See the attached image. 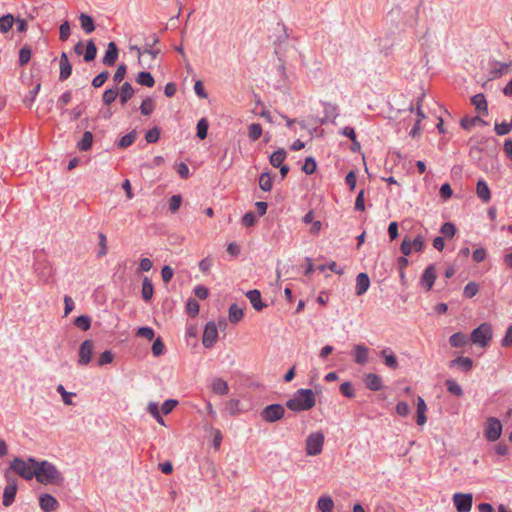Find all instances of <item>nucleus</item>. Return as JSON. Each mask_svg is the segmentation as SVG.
<instances>
[{
    "instance_id": "nucleus-11",
    "label": "nucleus",
    "mask_w": 512,
    "mask_h": 512,
    "mask_svg": "<svg viewBox=\"0 0 512 512\" xmlns=\"http://www.w3.org/2000/svg\"><path fill=\"white\" fill-rule=\"evenodd\" d=\"M218 338V330L216 324L210 321L206 324L202 336V344L205 348H211L214 346Z\"/></svg>"
},
{
    "instance_id": "nucleus-56",
    "label": "nucleus",
    "mask_w": 512,
    "mask_h": 512,
    "mask_svg": "<svg viewBox=\"0 0 512 512\" xmlns=\"http://www.w3.org/2000/svg\"><path fill=\"white\" fill-rule=\"evenodd\" d=\"M71 34V28L68 21H64L59 27V38L62 41H66Z\"/></svg>"
},
{
    "instance_id": "nucleus-4",
    "label": "nucleus",
    "mask_w": 512,
    "mask_h": 512,
    "mask_svg": "<svg viewBox=\"0 0 512 512\" xmlns=\"http://www.w3.org/2000/svg\"><path fill=\"white\" fill-rule=\"evenodd\" d=\"M492 338V327L489 323H482L475 328L470 336L473 344L486 347Z\"/></svg>"
},
{
    "instance_id": "nucleus-19",
    "label": "nucleus",
    "mask_w": 512,
    "mask_h": 512,
    "mask_svg": "<svg viewBox=\"0 0 512 512\" xmlns=\"http://www.w3.org/2000/svg\"><path fill=\"white\" fill-rule=\"evenodd\" d=\"M370 287V279L368 274L362 272L356 277V295L361 296L367 292Z\"/></svg>"
},
{
    "instance_id": "nucleus-7",
    "label": "nucleus",
    "mask_w": 512,
    "mask_h": 512,
    "mask_svg": "<svg viewBox=\"0 0 512 512\" xmlns=\"http://www.w3.org/2000/svg\"><path fill=\"white\" fill-rule=\"evenodd\" d=\"M5 479L7 481V485L3 491V500L2 503L5 507H9L15 500L17 493V481L15 478L11 477L9 470H6L4 473Z\"/></svg>"
},
{
    "instance_id": "nucleus-25",
    "label": "nucleus",
    "mask_w": 512,
    "mask_h": 512,
    "mask_svg": "<svg viewBox=\"0 0 512 512\" xmlns=\"http://www.w3.org/2000/svg\"><path fill=\"white\" fill-rule=\"evenodd\" d=\"M334 501L329 495H322L318 498L317 509L321 512H333Z\"/></svg>"
},
{
    "instance_id": "nucleus-1",
    "label": "nucleus",
    "mask_w": 512,
    "mask_h": 512,
    "mask_svg": "<svg viewBox=\"0 0 512 512\" xmlns=\"http://www.w3.org/2000/svg\"><path fill=\"white\" fill-rule=\"evenodd\" d=\"M28 461L36 465L35 477L38 482L42 484H61L64 478L61 472L58 471L56 466L46 460L38 462L34 458H29Z\"/></svg>"
},
{
    "instance_id": "nucleus-46",
    "label": "nucleus",
    "mask_w": 512,
    "mask_h": 512,
    "mask_svg": "<svg viewBox=\"0 0 512 512\" xmlns=\"http://www.w3.org/2000/svg\"><path fill=\"white\" fill-rule=\"evenodd\" d=\"M209 124L206 118H201L197 123V137L201 140L207 137Z\"/></svg>"
},
{
    "instance_id": "nucleus-44",
    "label": "nucleus",
    "mask_w": 512,
    "mask_h": 512,
    "mask_svg": "<svg viewBox=\"0 0 512 512\" xmlns=\"http://www.w3.org/2000/svg\"><path fill=\"white\" fill-rule=\"evenodd\" d=\"M74 325L83 331H87L91 327V318L87 315H81L75 318Z\"/></svg>"
},
{
    "instance_id": "nucleus-36",
    "label": "nucleus",
    "mask_w": 512,
    "mask_h": 512,
    "mask_svg": "<svg viewBox=\"0 0 512 512\" xmlns=\"http://www.w3.org/2000/svg\"><path fill=\"white\" fill-rule=\"evenodd\" d=\"M136 82L142 86L151 88L155 84V79L150 72L142 71L137 75Z\"/></svg>"
},
{
    "instance_id": "nucleus-30",
    "label": "nucleus",
    "mask_w": 512,
    "mask_h": 512,
    "mask_svg": "<svg viewBox=\"0 0 512 512\" xmlns=\"http://www.w3.org/2000/svg\"><path fill=\"white\" fill-rule=\"evenodd\" d=\"M81 28L85 33L90 34L95 30V24L92 17L88 14L81 13L79 15Z\"/></svg>"
},
{
    "instance_id": "nucleus-59",
    "label": "nucleus",
    "mask_w": 512,
    "mask_h": 512,
    "mask_svg": "<svg viewBox=\"0 0 512 512\" xmlns=\"http://www.w3.org/2000/svg\"><path fill=\"white\" fill-rule=\"evenodd\" d=\"M440 232L445 235L446 237H453L456 233V227L451 222H445L441 228Z\"/></svg>"
},
{
    "instance_id": "nucleus-47",
    "label": "nucleus",
    "mask_w": 512,
    "mask_h": 512,
    "mask_svg": "<svg viewBox=\"0 0 512 512\" xmlns=\"http://www.w3.org/2000/svg\"><path fill=\"white\" fill-rule=\"evenodd\" d=\"M479 291V286L476 282L471 281L464 287L463 295L466 298L474 297Z\"/></svg>"
},
{
    "instance_id": "nucleus-39",
    "label": "nucleus",
    "mask_w": 512,
    "mask_h": 512,
    "mask_svg": "<svg viewBox=\"0 0 512 512\" xmlns=\"http://www.w3.org/2000/svg\"><path fill=\"white\" fill-rule=\"evenodd\" d=\"M445 386L448 392L456 397H461L464 394L462 387L453 379L446 380Z\"/></svg>"
},
{
    "instance_id": "nucleus-32",
    "label": "nucleus",
    "mask_w": 512,
    "mask_h": 512,
    "mask_svg": "<svg viewBox=\"0 0 512 512\" xmlns=\"http://www.w3.org/2000/svg\"><path fill=\"white\" fill-rule=\"evenodd\" d=\"M212 391L218 395H226L229 392V386L222 378H215L212 382Z\"/></svg>"
},
{
    "instance_id": "nucleus-3",
    "label": "nucleus",
    "mask_w": 512,
    "mask_h": 512,
    "mask_svg": "<svg viewBox=\"0 0 512 512\" xmlns=\"http://www.w3.org/2000/svg\"><path fill=\"white\" fill-rule=\"evenodd\" d=\"M9 471H13L25 480H31L35 477L36 465L31 464L29 461H24L22 458L15 457L10 461Z\"/></svg>"
},
{
    "instance_id": "nucleus-10",
    "label": "nucleus",
    "mask_w": 512,
    "mask_h": 512,
    "mask_svg": "<svg viewBox=\"0 0 512 512\" xmlns=\"http://www.w3.org/2000/svg\"><path fill=\"white\" fill-rule=\"evenodd\" d=\"M453 502L458 512H470L473 496L471 493H455L453 495Z\"/></svg>"
},
{
    "instance_id": "nucleus-14",
    "label": "nucleus",
    "mask_w": 512,
    "mask_h": 512,
    "mask_svg": "<svg viewBox=\"0 0 512 512\" xmlns=\"http://www.w3.org/2000/svg\"><path fill=\"white\" fill-rule=\"evenodd\" d=\"M59 80L64 81L67 80L72 74V64L69 61L68 55L66 52H62L59 60Z\"/></svg>"
},
{
    "instance_id": "nucleus-31",
    "label": "nucleus",
    "mask_w": 512,
    "mask_h": 512,
    "mask_svg": "<svg viewBox=\"0 0 512 512\" xmlns=\"http://www.w3.org/2000/svg\"><path fill=\"white\" fill-rule=\"evenodd\" d=\"M287 156L286 151L283 148H279L275 152H273L270 156V164L278 168L279 166L283 165V162L285 161Z\"/></svg>"
},
{
    "instance_id": "nucleus-53",
    "label": "nucleus",
    "mask_w": 512,
    "mask_h": 512,
    "mask_svg": "<svg viewBox=\"0 0 512 512\" xmlns=\"http://www.w3.org/2000/svg\"><path fill=\"white\" fill-rule=\"evenodd\" d=\"M187 312L192 317H195L199 313L200 305L194 298H190L186 304Z\"/></svg>"
},
{
    "instance_id": "nucleus-9",
    "label": "nucleus",
    "mask_w": 512,
    "mask_h": 512,
    "mask_svg": "<svg viewBox=\"0 0 512 512\" xmlns=\"http://www.w3.org/2000/svg\"><path fill=\"white\" fill-rule=\"evenodd\" d=\"M157 43H159V38L155 34H153L151 36V41H146V43H145L143 48H139L137 46L131 47V49L137 51V53H138V62H139L140 65H142L141 56L143 54H149V55L152 56L153 59H155L160 54V50L159 49H153V46L155 44H157Z\"/></svg>"
},
{
    "instance_id": "nucleus-6",
    "label": "nucleus",
    "mask_w": 512,
    "mask_h": 512,
    "mask_svg": "<svg viewBox=\"0 0 512 512\" xmlns=\"http://www.w3.org/2000/svg\"><path fill=\"white\" fill-rule=\"evenodd\" d=\"M285 408L281 404H270L267 405L260 413L263 421L268 423H274L284 417Z\"/></svg>"
},
{
    "instance_id": "nucleus-33",
    "label": "nucleus",
    "mask_w": 512,
    "mask_h": 512,
    "mask_svg": "<svg viewBox=\"0 0 512 512\" xmlns=\"http://www.w3.org/2000/svg\"><path fill=\"white\" fill-rule=\"evenodd\" d=\"M471 102L478 111L488 114V104H487L484 94L479 93V94L474 95L471 98Z\"/></svg>"
},
{
    "instance_id": "nucleus-37",
    "label": "nucleus",
    "mask_w": 512,
    "mask_h": 512,
    "mask_svg": "<svg viewBox=\"0 0 512 512\" xmlns=\"http://www.w3.org/2000/svg\"><path fill=\"white\" fill-rule=\"evenodd\" d=\"M97 55V47L92 39L87 41L85 51L83 53V58L85 62H91L96 58Z\"/></svg>"
},
{
    "instance_id": "nucleus-24",
    "label": "nucleus",
    "mask_w": 512,
    "mask_h": 512,
    "mask_svg": "<svg viewBox=\"0 0 512 512\" xmlns=\"http://www.w3.org/2000/svg\"><path fill=\"white\" fill-rule=\"evenodd\" d=\"M476 194L485 203H487L491 199L490 189L487 183L482 179H480L477 182Z\"/></svg>"
},
{
    "instance_id": "nucleus-64",
    "label": "nucleus",
    "mask_w": 512,
    "mask_h": 512,
    "mask_svg": "<svg viewBox=\"0 0 512 512\" xmlns=\"http://www.w3.org/2000/svg\"><path fill=\"white\" fill-rule=\"evenodd\" d=\"M177 404V400L168 399L164 401V403L162 404L161 411L163 412V414L167 415L177 406Z\"/></svg>"
},
{
    "instance_id": "nucleus-55",
    "label": "nucleus",
    "mask_w": 512,
    "mask_h": 512,
    "mask_svg": "<svg viewBox=\"0 0 512 512\" xmlns=\"http://www.w3.org/2000/svg\"><path fill=\"white\" fill-rule=\"evenodd\" d=\"M160 138V130L158 127H154L148 130L145 134V140L148 143H156Z\"/></svg>"
},
{
    "instance_id": "nucleus-22",
    "label": "nucleus",
    "mask_w": 512,
    "mask_h": 512,
    "mask_svg": "<svg viewBox=\"0 0 512 512\" xmlns=\"http://www.w3.org/2000/svg\"><path fill=\"white\" fill-rule=\"evenodd\" d=\"M135 91L132 85L129 82H124L120 89H118V95L120 98V103L122 105L126 104L134 95Z\"/></svg>"
},
{
    "instance_id": "nucleus-54",
    "label": "nucleus",
    "mask_w": 512,
    "mask_h": 512,
    "mask_svg": "<svg viewBox=\"0 0 512 512\" xmlns=\"http://www.w3.org/2000/svg\"><path fill=\"white\" fill-rule=\"evenodd\" d=\"M126 73H127V67L125 64H120L114 75H113V81L115 82V84H119L120 82H122V80L125 78L126 76Z\"/></svg>"
},
{
    "instance_id": "nucleus-17",
    "label": "nucleus",
    "mask_w": 512,
    "mask_h": 512,
    "mask_svg": "<svg viewBox=\"0 0 512 512\" xmlns=\"http://www.w3.org/2000/svg\"><path fill=\"white\" fill-rule=\"evenodd\" d=\"M355 363L364 365L368 361V348L364 344H357L351 350Z\"/></svg>"
},
{
    "instance_id": "nucleus-61",
    "label": "nucleus",
    "mask_w": 512,
    "mask_h": 512,
    "mask_svg": "<svg viewBox=\"0 0 512 512\" xmlns=\"http://www.w3.org/2000/svg\"><path fill=\"white\" fill-rule=\"evenodd\" d=\"M412 250H413V248H412L411 239L408 236L404 237V239L401 243V246H400L401 253L404 256H409L412 253Z\"/></svg>"
},
{
    "instance_id": "nucleus-23",
    "label": "nucleus",
    "mask_w": 512,
    "mask_h": 512,
    "mask_svg": "<svg viewBox=\"0 0 512 512\" xmlns=\"http://www.w3.org/2000/svg\"><path fill=\"white\" fill-rule=\"evenodd\" d=\"M364 382L366 387L372 391H379L383 387L382 379L380 378V376L374 373L367 374Z\"/></svg>"
},
{
    "instance_id": "nucleus-15",
    "label": "nucleus",
    "mask_w": 512,
    "mask_h": 512,
    "mask_svg": "<svg viewBox=\"0 0 512 512\" xmlns=\"http://www.w3.org/2000/svg\"><path fill=\"white\" fill-rule=\"evenodd\" d=\"M490 142L495 143V140L485 136L470 138L469 143H474L471 146L470 154H473L474 152L481 153L485 148L488 147Z\"/></svg>"
},
{
    "instance_id": "nucleus-43",
    "label": "nucleus",
    "mask_w": 512,
    "mask_h": 512,
    "mask_svg": "<svg viewBox=\"0 0 512 512\" xmlns=\"http://www.w3.org/2000/svg\"><path fill=\"white\" fill-rule=\"evenodd\" d=\"M117 96H118V88L117 87L106 89L104 91L103 97H102L103 103L105 105H110L116 100Z\"/></svg>"
},
{
    "instance_id": "nucleus-8",
    "label": "nucleus",
    "mask_w": 512,
    "mask_h": 512,
    "mask_svg": "<svg viewBox=\"0 0 512 512\" xmlns=\"http://www.w3.org/2000/svg\"><path fill=\"white\" fill-rule=\"evenodd\" d=\"M502 434V424L496 417H489L485 426L484 435L490 442L497 441Z\"/></svg>"
},
{
    "instance_id": "nucleus-52",
    "label": "nucleus",
    "mask_w": 512,
    "mask_h": 512,
    "mask_svg": "<svg viewBox=\"0 0 512 512\" xmlns=\"http://www.w3.org/2000/svg\"><path fill=\"white\" fill-rule=\"evenodd\" d=\"M317 164L313 157H307L305 163L302 167V170L307 174L311 175L316 171Z\"/></svg>"
},
{
    "instance_id": "nucleus-57",
    "label": "nucleus",
    "mask_w": 512,
    "mask_h": 512,
    "mask_svg": "<svg viewBox=\"0 0 512 512\" xmlns=\"http://www.w3.org/2000/svg\"><path fill=\"white\" fill-rule=\"evenodd\" d=\"M340 134L351 139L352 142H354V145H357V147L360 148V143L356 140V133L354 128L346 126L341 129Z\"/></svg>"
},
{
    "instance_id": "nucleus-48",
    "label": "nucleus",
    "mask_w": 512,
    "mask_h": 512,
    "mask_svg": "<svg viewBox=\"0 0 512 512\" xmlns=\"http://www.w3.org/2000/svg\"><path fill=\"white\" fill-rule=\"evenodd\" d=\"M110 73L107 70L102 71L97 76H95L92 80V86L94 88H100L109 78Z\"/></svg>"
},
{
    "instance_id": "nucleus-27",
    "label": "nucleus",
    "mask_w": 512,
    "mask_h": 512,
    "mask_svg": "<svg viewBox=\"0 0 512 512\" xmlns=\"http://www.w3.org/2000/svg\"><path fill=\"white\" fill-rule=\"evenodd\" d=\"M468 342V337L462 332H456L449 338L450 345L455 348L464 347Z\"/></svg>"
},
{
    "instance_id": "nucleus-50",
    "label": "nucleus",
    "mask_w": 512,
    "mask_h": 512,
    "mask_svg": "<svg viewBox=\"0 0 512 512\" xmlns=\"http://www.w3.org/2000/svg\"><path fill=\"white\" fill-rule=\"evenodd\" d=\"M56 391L61 395L62 400L66 405H73L71 397L75 396V393L67 392L62 384L57 386Z\"/></svg>"
},
{
    "instance_id": "nucleus-58",
    "label": "nucleus",
    "mask_w": 512,
    "mask_h": 512,
    "mask_svg": "<svg viewBox=\"0 0 512 512\" xmlns=\"http://www.w3.org/2000/svg\"><path fill=\"white\" fill-rule=\"evenodd\" d=\"M340 392L348 398H353L355 396V390L352 386L351 382H344L340 385Z\"/></svg>"
},
{
    "instance_id": "nucleus-45",
    "label": "nucleus",
    "mask_w": 512,
    "mask_h": 512,
    "mask_svg": "<svg viewBox=\"0 0 512 512\" xmlns=\"http://www.w3.org/2000/svg\"><path fill=\"white\" fill-rule=\"evenodd\" d=\"M262 135V126L259 123H252L248 127V137L252 141L258 140Z\"/></svg>"
},
{
    "instance_id": "nucleus-49",
    "label": "nucleus",
    "mask_w": 512,
    "mask_h": 512,
    "mask_svg": "<svg viewBox=\"0 0 512 512\" xmlns=\"http://www.w3.org/2000/svg\"><path fill=\"white\" fill-rule=\"evenodd\" d=\"M495 63L499 67L490 71V79H496V78L500 77L505 72V70L512 65L511 62L510 63H501V62L496 61Z\"/></svg>"
},
{
    "instance_id": "nucleus-13",
    "label": "nucleus",
    "mask_w": 512,
    "mask_h": 512,
    "mask_svg": "<svg viewBox=\"0 0 512 512\" xmlns=\"http://www.w3.org/2000/svg\"><path fill=\"white\" fill-rule=\"evenodd\" d=\"M436 280V271L433 264H430L423 272L420 284L425 288L426 291H430Z\"/></svg>"
},
{
    "instance_id": "nucleus-38",
    "label": "nucleus",
    "mask_w": 512,
    "mask_h": 512,
    "mask_svg": "<svg viewBox=\"0 0 512 512\" xmlns=\"http://www.w3.org/2000/svg\"><path fill=\"white\" fill-rule=\"evenodd\" d=\"M15 23V18L12 14H6L0 17V32L5 34L9 32Z\"/></svg>"
},
{
    "instance_id": "nucleus-42",
    "label": "nucleus",
    "mask_w": 512,
    "mask_h": 512,
    "mask_svg": "<svg viewBox=\"0 0 512 512\" xmlns=\"http://www.w3.org/2000/svg\"><path fill=\"white\" fill-rule=\"evenodd\" d=\"M136 138H137V132L135 130H133V131L127 133L126 135H124L123 137H121V139L118 142V146L120 148H127L135 142Z\"/></svg>"
},
{
    "instance_id": "nucleus-18",
    "label": "nucleus",
    "mask_w": 512,
    "mask_h": 512,
    "mask_svg": "<svg viewBox=\"0 0 512 512\" xmlns=\"http://www.w3.org/2000/svg\"><path fill=\"white\" fill-rule=\"evenodd\" d=\"M118 59V47L115 42L108 44L106 53L102 59V62L106 66H113Z\"/></svg>"
},
{
    "instance_id": "nucleus-51",
    "label": "nucleus",
    "mask_w": 512,
    "mask_h": 512,
    "mask_svg": "<svg viewBox=\"0 0 512 512\" xmlns=\"http://www.w3.org/2000/svg\"><path fill=\"white\" fill-rule=\"evenodd\" d=\"M30 59H31V49L29 46L25 45L19 51V64L25 65L30 61Z\"/></svg>"
},
{
    "instance_id": "nucleus-63",
    "label": "nucleus",
    "mask_w": 512,
    "mask_h": 512,
    "mask_svg": "<svg viewBox=\"0 0 512 512\" xmlns=\"http://www.w3.org/2000/svg\"><path fill=\"white\" fill-rule=\"evenodd\" d=\"M113 358H114V356H113L112 352L109 350H106L100 354L99 359H98V365L103 366L105 364H109L113 361Z\"/></svg>"
},
{
    "instance_id": "nucleus-16",
    "label": "nucleus",
    "mask_w": 512,
    "mask_h": 512,
    "mask_svg": "<svg viewBox=\"0 0 512 512\" xmlns=\"http://www.w3.org/2000/svg\"><path fill=\"white\" fill-rule=\"evenodd\" d=\"M39 505L44 512H54L58 508L59 503L52 495L42 494L39 497Z\"/></svg>"
},
{
    "instance_id": "nucleus-12",
    "label": "nucleus",
    "mask_w": 512,
    "mask_h": 512,
    "mask_svg": "<svg viewBox=\"0 0 512 512\" xmlns=\"http://www.w3.org/2000/svg\"><path fill=\"white\" fill-rule=\"evenodd\" d=\"M94 349V342L91 339H87L82 342L79 348V359L78 364L81 366H86L90 363L92 359Z\"/></svg>"
},
{
    "instance_id": "nucleus-62",
    "label": "nucleus",
    "mask_w": 512,
    "mask_h": 512,
    "mask_svg": "<svg viewBox=\"0 0 512 512\" xmlns=\"http://www.w3.org/2000/svg\"><path fill=\"white\" fill-rule=\"evenodd\" d=\"M164 343L162 342L161 338H157L152 345V353L155 357H159L164 353Z\"/></svg>"
},
{
    "instance_id": "nucleus-2",
    "label": "nucleus",
    "mask_w": 512,
    "mask_h": 512,
    "mask_svg": "<svg viewBox=\"0 0 512 512\" xmlns=\"http://www.w3.org/2000/svg\"><path fill=\"white\" fill-rule=\"evenodd\" d=\"M316 404L312 389H298L294 396L286 402V407L293 412L308 411Z\"/></svg>"
},
{
    "instance_id": "nucleus-29",
    "label": "nucleus",
    "mask_w": 512,
    "mask_h": 512,
    "mask_svg": "<svg viewBox=\"0 0 512 512\" xmlns=\"http://www.w3.org/2000/svg\"><path fill=\"white\" fill-rule=\"evenodd\" d=\"M153 293H154V288H153V284H152L151 280L148 277H144V279L142 281V290H141L143 300L145 302H149L153 297Z\"/></svg>"
},
{
    "instance_id": "nucleus-35",
    "label": "nucleus",
    "mask_w": 512,
    "mask_h": 512,
    "mask_svg": "<svg viewBox=\"0 0 512 512\" xmlns=\"http://www.w3.org/2000/svg\"><path fill=\"white\" fill-rule=\"evenodd\" d=\"M244 316L243 309L240 308L236 303H233L229 307L228 318L231 323H238Z\"/></svg>"
},
{
    "instance_id": "nucleus-28",
    "label": "nucleus",
    "mask_w": 512,
    "mask_h": 512,
    "mask_svg": "<svg viewBox=\"0 0 512 512\" xmlns=\"http://www.w3.org/2000/svg\"><path fill=\"white\" fill-rule=\"evenodd\" d=\"M93 143V134L90 131H85L82 135V138L77 143V148L80 151L86 152L90 150Z\"/></svg>"
},
{
    "instance_id": "nucleus-41",
    "label": "nucleus",
    "mask_w": 512,
    "mask_h": 512,
    "mask_svg": "<svg viewBox=\"0 0 512 512\" xmlns=\"http://www.w3.org/2000/svg\"><path fill=\"white\" fill-rule=\"evenodd\" d=\"M155 109L154 101L151 97L145 98L140 105V112L144 116H149Z\"/></svg>"
},
{
    "instance_id": "nucleus-26",
    "label": "nucleus",
    "mask_w": 512,
    "mask_h": 512,
    "mask_svg": "<svg viewBox=\"0 0 512 512\" xmlns=\"http://www.w3.org/2000/svg\"><path fill=\"white\" fill-rule=\"evenodd\" d=\"M380 356L384 358V361H385V365L392 369V370H395L398 368L399 364H398V361H397V358L396 356L394 355V353H392L390 351L389 348H386V349H383L381 352H380Z\"/></svg>"
},
{
    "instance_id": "nucleus-20",
    "label": "nucleus",
    "mask_w": 512,
    "mask_h": 512,
    "mask_svg": "<svg viewBox=\"0 0 512 512\" xmlns=\"http://www.w3.org/2000/svg\"><path fill=\"white\" fill-rule=\"evenodd\" d=\"M246 297L249 299L250 303L256 311H261L264 307H266V304L261 300V293L259 290H249L246 293Z\"/></svg>"
},
{
    "instance_id": "nucleus-21",
    "label": "nucleus",
    "mask_w": 512,
    "mask_h": 512,
    "mask_svg": "<svg viewBox=\"0 0 512 512\" xmlns=\"http://www.w3.org/2000/svg\"><path fill=\"white\" fill-rule=\"evenodd\" d=\"M450 367L457 366L463 372H468L473 368V360L469 357H457L449 362Z\"/></svg>"
},
{
    "instance_id": "nucleus-34",
    "label": "nucleus",
    "mask_w": 512,
    "mask_h": 512,
    "mask_svg": "<svg viewBox=\"0 0 512 512\" xmlns=\"http://www.w3.org/2000/svg\"><path fill=\"white\" fill-rule=\"evenodd\" d=\"M476 124H482L486 125V121L481 119L479 116L475 117H468L465 116L460 121V126L465 130H470L472 127H474Z\"/></svg>"
},
{
    "instance_id": "nucleus-60",
    "label": "nucleus",
    "mask_w": 512,
    "mask_h": 512,
    "mask_svg": "<svg viewBox=\"0 0 512 512\" xmlns=\"http://www.w3.org/2000/svg\"><path fill=\"white\" fill-rule=\"evenodd\" d=\"M181 203H182V197L181 195H173L171 196V198L169 199V210L172 212V213H175L177 212V210L180 208L181 206Z\"/></svg>"
},
{
    "instance_id": "nucleus-40",
    "label": "nucleus",
    "mask_w": 512,
    "mask_h": 512,
    "mask_svg": "<svg viewBox=\"0 0 512 512\" xmlns=\"http://www.w3.org/2000/svg\"><path fill=\"white\" fill-rule=\"evenodd\" d=\"M272 186H273V181H272V177H271L270 173L263 172L259 177V187L263 191L269 192V191H271Z\"/></svg>"
},
{
    "instance_id": "nucleus-5",
    "label": "nucleus",
    "mask_w": 512,
    "mask_h": 512,
    "mask_svg": "<svg viewBox=\"0 0 512 512\" xmlns=\"http://www.w3.org/2000/svg\"><path fill=\"white\" fill-rule=\"evenodd\" d=\"M324 439V434L321 431L309 434L306 438V454L309 456L319 455L323 449Z\"/></svg>"
}]
</instances>
